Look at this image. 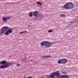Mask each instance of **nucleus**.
Masks as SVG:
<instances>
[{"label":"nucleus","instance_id":"obj_1","mask_svg":"<svg viewBox=\"0 0 78 78\" xmlns=\"http://www.w3.org/2000/svg\"><path fill=\"white\" fill-rule=\"evenodd\" d=\"M13 64H15L14 62H7L5 60L3 61L0 62V64H2L0 66V69H6V68L9 67H10L11 66L13 65ZM3 64L5 65H4Z\"/></svg>","mask_w":78,"mask_h":78},{"label":"nucleus","instance_id":"obj_2","mask_svg":"<svg viewBox=\"0 0 78 78\" xmlns=\"http://www.w3.org/2000/svg\"><path fill=\"white\" fill-rule=\"evenodd\" d=\"M9 27H8V26L3 27L0 30V35L3 34L4 33L5 31L7 30V31L4 34L5 35L7 36V35H9L10 33H12V29H9Z\"/></svg>","mask_w":78,"mask_h":78},{"label":"nucleus","instance_id":"obj_3","mask_svg":"<svg viewBox=\"0 0 78 78\" xmlns=\"http://www.w3.org/2000/svg\"><path fill=\"white\" fill-rule=\"evenodd\" d=\"M41 46H44V47L46 48L51 47V45H53V43L49 42L48 41H44L41 43Z\"/></svg>","mask_w":78,"mask_h":78},{"label":"nucleus","instance_id":"obj_4","mask_svg":"<svg viewBox=\"0 0 78 78\" xmlns=\"http://www.w3.org/2000/svg\"><path fill=\"white\" fill-rule=\"evenodd\" d=\"M64 8L67 9H73L74 6L73 3L72 2H68L66 3L65 5L63 6Z\"/></svg>","mask_w":78,"mask_h":78},{"label":"nucleus","instance_id":"obj_5","mask_svg":"<svg viewBox=\"0 0 78 78\" xmlns=\"http://www.w3.org/2000/svg\"><path fill=\"white\" fill-rule=\"evenodd\" d=\"M67 62V60L65 58H63L61 60L59 59L58 60V64H66Z\"/></svg>","mask_w":78,"mask_h":78},{"label":"nucleus","instance_id":"obj_6","mask_svg":"<svg viewBox=\"0 0 78 78\" xmlns=\"http://www.w3.org/2000/svg\"><path fill=\"white\" fill-rule=\"evenodd\" d=\"M11 17H3L2 19L3 20L4 22H6L7 21V20H9V19H11Z\"/></svg>","mask_w":78,"mask_h":78},{"label":"nucleus","instance_id":"obj_7","mask_svg":"<svg viewBox=\"0 0 78 78\" xmlns=\"http://www.w3.org/2000/svg\"><path fill=\"white\" fill-rule=\"evenodd\" d=\"M69 76H67V75H62L60 76L59 77H57V78H69Z\"/></svg>","mask_w":78,"mask_h":78},{"label":"nucleus","instance_id":"obj_8","mask_svg":"<svg viewBox=\"0 0 78 78\" xmlns=\"http://www.w3.org/2000/svg\"><path fill=\"white\" fill-rule=\"evenodd\" d=\"M58 72H59L56 71L52 73V74H54L57 77H58V76H60V73H58Z\"/></svg>","mask_w":78,"mask_h":78},{"label":"nucleus","instance_id":"obj_9","mask_svg":"<svg viewBox=\"0 0 78 78\" xmlns=\"http://www.w3.org/2000/svg\"><path fill=\"white\" fill-rule=\"evenodd\" d=\"M38 11H34L33 12L34 16V17H36V16H37V15H38Z\"/></svg>","mask_w":78,"mask_h":78},{"label":"nucleus","instance_id":"obj_10","mask_svg":"<svg viewBox=\"0 0 78 78\" xmlns=\"http://www.w3.org/2000/svg\"><path fill=\"white\" fill-rule=\"evenodd\" d=\"M51 56H42L41 58H51Z\"/></svg>","mask_w":78,"mask_h":78},{"label":"nucleus","instance_id":"obj_11","mask_svg":"<svg viewBox=\"0 0 78 78\" xmlns=\"http://www.w3.org/2000/svg\"><path fill=\"white\" fill-rule=\"evenodd\" d=\"M51 75L50 76V78H53L55 77V74L52 73L51 74Z\"/></svg>","mask_w":78,"mask_h":78},{"label":"nucleus","instance_id":"obj_12","mask_svg":"<svg viewBox=\"0 0 78 78\" xmlns=\"http://www.w3.org/2000/svg\"><path fill=\"white\" fill-rule=\"evenodd\" d=\"M37 4H38V5H39L40 6H41L42 5V2H37Z\"/></svg>","mask_w":78,"mask_h":78},{"label":"nucleus","instance_id":"obj_13","mask_svg":"<svg viewBox=\"0 0 78 78\" xmlns=\"http://www.w3.org/2000/svg\"><path fill=\"white\" fill-rule=\"evenodd\" d=\"M29 17H33V13L31 12H30L29 13Z\"/></svg>","mask_w":78,"mask_h":78},{"label":"nucleus","instance_id":"obj_14","mask_svg":"<svg viewBox=\"0 0 78 78\" xmlns=\"http://www.w3.org/2000/svg\"><path fill=\"white\" fill-rule=\"evenodd\" d=\"M24 33H27V31H22L20 32V34H23Z\"/></svg>","mask_w":78,"mask_h":78},{"label":"nucleus","instance_id":"obj_15","mask_svg":"<svg viewBox=\"0 0 78 78\" xmlns=\"http://www.w3.org/2000/svg\"><path fill=\"white\" fill-rule=\"evenodd\" d=\"M65 14H62L61 15V17H64L65 16Z\"/></svg>","mask_w":78,"mask_h":78},{"label":"nucleus","instance_id":"obj_16","mask_svg":"<svg viewBox=\"0 0 78 78\" xmlns=\"http://www.w3.org/2000/svg\"><path fill=\"white\" fill-rule=\"evenodd\" d=\"M48 33H51L52 32V30H48Z\"/></svg>","mask_w":78,"mask_h":78},{"label":"nucleus","instance_id":"obj_17","mask_svg":"<svg viewBox=\"0 0 78 78\" xmlns=\"http://www.w3.org/2000/svg\"><path fill=\"white\" fill-rule=\"evenodd\" d=\"M27 78H33V77H32V76H29Z\"/></svg>","mask_w":78,"mask_h":78},{"label":"nucleus","instance_id":"obj_18","mask_svg":"<svg viewBox=\"0 0 78 78\" xmlns=\"http://www.w3.org/2000/svg\"><path fill=\"white\" fill-rule=\"evenodd\" d=\"M17 66L18 67H20V64H17Z\"/></svg>","mask_w":78,"mask_h":78},{"label":"nucleus","instance_id":"obj_19","mask_svg":"<svg viewBox=\"0 0 78 78\" xmlns=\"http://www.w3.org/2000/svg\"><path fill=\"white\" fill-rule=\"evenodd\" d=\"M71 23H73V21H72L71 22Z\"/></svg>","mask_w":78,"mask_h":78},{"label":"nucleus","instance_id":"obj_20","mask_svg":"<svg viewBox=\"0 0 78 78\" xmlns=\"http://www.w3.org/2000/svg\"><path fill=\"white\" fill-rule=\"evenodd\" d=\"M41 78H44V76H42Z\"/></svg>","mask_w":78,"mask_h":78},{"label":"nucleus","instance_id":"obj_21","mask_svg":"<svg viewBox=\"0 0 78 78\" xmlns=\"http://www.w3.org/2000/svg\"><path fill=\"white\" fill-rule=\"evenodd\" d=\"M31 58V57H29V58Z\"/></svg>","mask_w":78,"mask_h":78},{"label":"nucleus","instance_id":"obj_22","mask_svg":"<svg viewBox=\"0 0 78 78\" xmlns=\"http://www.w3.org/2000/svg\"><path fill=\"white\" fill-rule=\"evenodd\" d=\"M23 78H27V77H24Z\"/></svg>","mask_w":78,"mask_h":78},{"label":"nucleus","instance_id":"obj_23","mask_svg":"<svg viewBox=\"0 0 78 78\" xmlns=\"http://www.w3.org/2000/svg\"><path fill=\"white\" fill-rule=\"evenodd\" d=\"M42 16V15H41V16Z\"/></svg>","mask_w":78,"mask_h":78}]
</instances>
